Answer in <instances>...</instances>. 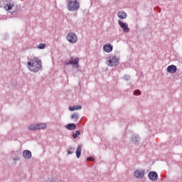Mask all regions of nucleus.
I'll return each mask as SVG.
<instances>
[{"instance_id":"12","label":"nucleus","mask_w":182,"mask_h":182,"mask_svg":"<svg viewBox=\"0 0 182 182\" xmlns=\"http://www.w3.org/2000/svg\"><path fill=\"white\" fill-rule=\"evenodd\" d=\"M134 176L137 178H141V177H143L144 176V171H139V170L135 171H134Z\"/></svg>"},{"instance_id":"4","label":"nucleus","mask_w":182,"mask_h":182,"mask_svg":"<svg viewBox=\"0 0 182 182\" xmlns=\"http://www.w3.org/2000/svg\"><path fill=\"white\" fill-rule=\"evenodd\" d=\"M67 41L70 43H76L77 42V36L75 33H69L67 36Z\"/></svg>"},{"instance_id":"25","label":"nucleus","mask_w":182,"mask_h":182,"mask_svg":"<svg viewBox=\"0 0 182 182\" xmlns=\"http://www.w3.org/2000/svg\"><path fill=\"white\" fill-rule=\"evenodd\" d=\"M87 160L88 161H93L95 160V159H94L93 157H88V158L87 159Z\"/></svg>"},{"instance_id":"23","label":"nucleus","mask_w":182,"mask_h":182,"mask_svg":"<svg viewBox=\"0 0 182 182\" xmlns=\"http://www.w3.org/2000/svg\"><path fill=\"white\" fill-rule=\"evenodd\" d=\"M69 110H70V112H73V111L76 110V108H75V107H70Z\"/></svg>"},{"instance_id":"19","label":"nucleus","mask_w":182,"mask_h":182,"mask_svg":"<svg viewBox=\"0 0 182 182\" xmlns=\"http://www.w3.org/2000/svg\"><path fill=\"white\" fill-rule=\"evenodd\" d=\"M45 48H46V45L43 44V43H40L38 46V49H45Z\"/></svg>"},{"instance_id":"9","label":"nucleus","mask_w":182,"mask_h":182,"mask_svg":"<svg viewBox=\"0 0 182 182\" xmlns=\"http://www.w3.org/2000/svg\"><path fill=\"white\" fill-rule=\"evenodd\" d=\"M149 177L150 180L156 181V180H157V178H159V176L157 175V173H156L155 171H151L149 173Z\"/></svg>"},{"instance_id":"8","label":"nucleus","mask_w":182,"mask_h":182,"mask_svg":"<svg viewBox=\"0 0 182 182\" xmlns=\"http://www.w3.org/2000/svg\"><path fill=\"white\" fill-rule=\"evenodd\" d=\"M167 72L168 73H176L177 72V67L174 65H171L167 67Z\"/></svg>"},{"instance_id":"3","label":"nucleus","mask_w":182,"mask_h":182,"mask_svg":"<svg viewBox=\"0 0 182 182\" xmlns=\"http://www.w3.org/2000/svg\"><path fill=\"white\" fill-rule=\"evenodd\" d=\"M119 58L116 55H110L107 58V65L110 68H115L119 65Z\"/></svg>"},{"instance_id":"15","label":"nucleus","mask_w":182,"mask_h":182,"mask_svg":"<svg viewBox=\"0 0 182 182\" xmlns=\"http://www.w3.org/2000/svg\"><path fill=\"white\" fill-rule=\"evenodd\" d=\"M80 154H82V146L79 145L77 148L76 151V156L77 159H79L80 157Z\"/></svg>"},{"instance_id":"7","label":"nucleus","mask_w":182,"mask_h":182,"mask_svg":"<svg viewBox=\"0 0 182 182\" xmlns=\"http://www.w3.org/2000/svg\"><path fill=\"white\" fill-rule=\"evenodd\" d=\"M103 50L107 53H110V52L113 50V46H112L110 43H106L103 46Z\"/></svg>"},{"instance_id":"13","label":"nucleus","mask_w":182,"mask_h":182,"mask_svg":"<svg viewBox=\"0 0 182 182\" xmlns=\"http://www.w3.org/2000/svg\"><path fill=\"white\" fill-rule=\"evenodd\" d=\"M14 3H7L4 7L6 11H12V8H14Z\"/></svg>"},{"instance_id":"16","label":"nucleus","mask_w":182,"mask_h":182,"mask_svg":"<svg viewBox=\"0 0 182 182\" xmlns=\"http://www.w3.org/2000/svg\"><path fill=\"white\" fill-rule=\"evenodd\" d=\"M66 129H68V130H75L76 129V124H68L66 126Z\"/></svg>"},{"instance_id":"5","label":"nucleus","mask_w":182,"mask_h":182,"mask_svg":"<svg viewBox=\"0 0 182 182\" xmlns=\"http://www.w3.org/2000/svg\"><path fill=\"white\" fill-rule=\"evenodd\" d=\"M119 25L125 33H129V32H130V28H129L127 23H123L122 21H119Z\"/></svg>"},{"instance_id":"10","label":"nucleus","mask_w":182,"mask_h":182,"mask_svg":"<svg viewBox=\"0 0 182 182\" xmlns=\"http://www.w3.org/2000/svg\"><path fill=\"white\" fill-rule=\"evenodd\" d=\"M117 16L119 19H126L127 18V14L123 11H120L118 12Z\"/></svg>"},{"instance_id":"11","label":"nucleus","mask_w":182,"mask_h":182,"mask_svg":"<svg viewBox=\"0 0 182 182\" xmlns=\"http://www.w3.org/2000/svg\"><path fill=\"white\" fill-rule=\"evenodd\" d=\"M23 156L24 159H31L32 157V153L31 151L25 150L23 151Z\"/></svg>"},{"instance_id":"1","label":"nucleus","mask_w":182,"mask_h":182,"mask_svg":"<svg viewBox=\"0 0 182 182\" xmlns=\"http://www.w3.org/2000/svg\"><path fill=\"white\" fill-rule=\"evenodd\" d=\"M41 68H42V61L38 58H34L28 62V68L31 72H39Z\"/></svg>"},{"instance_id":"20","label":"nucleus","mask_w":182,"mask_h":182,"mask_svg":"<svg viewBox=\"0 0 182 182\" xmlns=\"http://www.w3.org/2000/svg\"><path fill=\"white\" fill-rule=\"evenodd\" d=\"M134 95L135 96H140V95H141V92H140L139 90H136L134 92Z\"/></svg>"},{"instance_id":"26","label":"nucleus","mask_w":182,"mask_h":182,"mask_svg":"<svg viewBox=\"0 0 182 182\" xmlns=\"http://www.w3.org/2000/svg\"><path fill=\"white\" fill-rule=\"evenodd\" d=\"M51 182H56V181H55V180H53Z\"/></svg>"},{"instance_id":"6","label":"nucleus","mask_w":182,"mask_h":182,"mask_svg":"<svg viewBox=\"0 0 182 182\" xmlns=\"http://www.w3.org/2000/svg\"><path fill=\"white\" fill-rule=\"evenodd\" d=\"M67 65H72L73 68H79V58H70Z\"/></svg>"},{"instance_id":"18","label":"nucleus","mask_w":182,"mask_h":182,"mask_svg":"<svg viewBox=\"0 0 182 182\" xmlns=\"http://www.w3.org/2000/svg\"><path fill=\"white\" fill-rule=\"evenodd\" d=\"M77 136H80V131H76L75 133L73 134V139H76Z\"/></svg>"},{"instance_id":"24","label":"nucleus","mask_w":182,"mask_h":182,"mask_svg":"<svg viewBox=\"0 0 182 182\" xmlns=\"http://www.w3.org/2000/svg\"><path fill=\"white\" fill-rule=\"evenodd\" d=\"M75 107V110H80V109H82V106L81 105H77Z\"/></svg>"},{"instance_id":"22","label":"nucleus","mask_w":182,"mask_h":182,"mask_svg":"<svg viewBox=\"0 0 182 182\" xmlns=\"http://www.w3.org/2000/svg\"><path fill=\"white\" fill-rule=\"evenodd\" d=\"M74 151H75V149L71 148L70 150L68 151V154H73Z\"/></svg>"},{"instance_id":"17","label":"nucleus","mask_w":182,"mask_h":182,"mask_svg":"<svg viewBox=\"0 0 182 182\" xmlns=\"http://www.w3.org/2000/svg\"><path fill=\"white\" fill-rule=\"evenodd\" d=\"M28 130H38L36 128V124H31L28 127Z\"/></svg>"},{"instance_id":"21","label":"nucleus","mask_w":182,"mask_h":182,"mask_svg":"<svg viewBox=\"0 0 182 182\" xmlns=\"http://www.w3.org/2000/svg\"><path fill=\"white\" fill-rule=\"evenodd\" d=\"M79 117V115L77 114H73L71 115V119H77Z\"/></svg>"},{"instance_id":"14","label":"nucleus","mask_w":182,"mask_h":182,"mask_svg":"<svg viewBox=\"0 0 182 182\" xmlns=\"http://www.w3.org/2000/svg\"><path fill=\"white\" fill-rule=\"evenodd\" d=\"M37 130H41V129H46L47 125L45 123H40L36 124Z\"/></svg>"},{"instance_id":"2","label":"nucleus","mask_w":182,"mask_h":182,"mask_svg":"<svg viewBox=\"0 0 182 182\" xmlns=\"http://www.w3.org/2000/svg\"><path fill=\"white\" fill-rule=\"evenodd\" d=\"M67 8L71 12H76L80 8V4L77 0H68Z\"/></svg>"}]
</instances>
